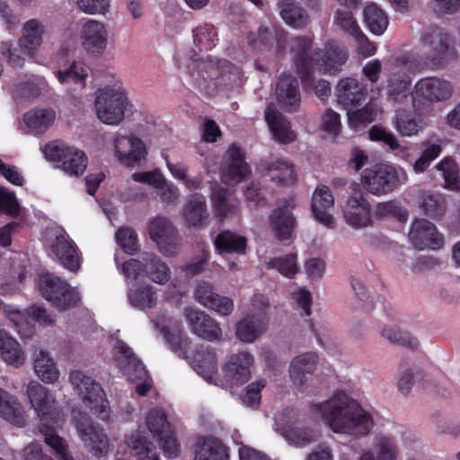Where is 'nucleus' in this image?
<instances>
[{
	"label": "nucleus",
	"instance_id": "1",
	"mask_svg": "<svg viewBox=\"0 0 460 460\" xmlns=\"http://www.w3.org/2000/svg\"><path fill=\"white\" fill-rule=\"evenodd\" d=\"M308 413L323 419L336 434L355 439L368 437L376 427L375 411L365 408L344 390H337L323 402H313Z\"/></svg>",
	"mask_w": 460,
	"mask_h": 460
},
{
	"label": "nucleus",
	"instance_id": "2",
	"mask_svg": "<svg viewBox=\"0 0 460 460\" xmlns=\"http://www.w3.org/2000/svg\"><path fill=\"white\" fill-rule=\"evenodd\" d=\"M248 42L261 52H269L276 57L286 54L289 46L297 69H301L304 63L306 64L307 52L312 47V40L307 36L289 39L288 32L283 28L272 32L266 25H261L256 35L251 34Z\"/></svg>",
	"mask_w": 460,
	"mask_h": 460
},
{
	"label": "nucleus",
	"instance_id": "3",
	"mask_svg": "<svg viewBox=\"0 0 460 460\" xmlns=\"http://www.w3.org/2000/svg\"><path fill=\"white\" fill-rule=\"evenodd\" d=\"M254 356L246 350L232 354L223 367L224 375L217 376V358L214 351L203 355V379L209 384L224 387L239 386L248 382L252 376L251 368Z\"/></svg>",
	"mask_w": 460,
	"mask_h": 460
},
{
	"label": "nucleus",
	"instance_id": "4",
	"mask_svg": "<svg viewBox=\"0 0 460 460\" xmlns=\"http://www.w3.org/2000/svg\"><path fill=\"white\" fill-rule=\"evenodd\" d=\"M94 106L98 119L108 125H118L125 116L128 99L120 81L100 88L95 93Z\"/></svg>",
	"mask_w": 460,
	"mask_h": 460
},
{
	"label": "nucleus",
	"instance_id": "5",
	"mask_svg": "<svg viewBox=\"0 0 460 460\" xmlns=\"http://www.w3.org/2000/svg\"><path fill=\"white\" fill-rule=\"evenodd\" d=\"M38 288L47 301L59 311H66L78 305L81 301L79 291L66 280L53 273L39 275Z\"/></svg>",
	"mask_w": 460,
	"mask_h": 460
},
{
	"label": "nucleus",
	"instance_id": "6",
	"mask_svg": "<svg viewBox=\"0 0 460 460\" xmlns=\"http://www.w3.org/2000/svg\"><path fill=\"white\" fill-rule=\"evenodd\" d=\"M428 62L435 68L443 67L457 58V50L451 35L439 27L427 28L420 38Z\"/></svg>",
	"mask_w": 460,
	"mask_h": 460
},
{
	"label": "nucleus",
	"instance_id": "7",
	"mask_svg": "<svg viewBox=\"0 0 460 460\" xmlns=\"http://www.w3.org/2000/svg\"><path fill=\"white\" fill-rule=\"evenodd\" d=\"M69 380L72 385L83 395V401L91 412L102 420L110 417L111 409L105 393L99 383L82 371L74 370Z\"/></svg>",
	"mask_w": 460,
	"mask_h": 460
},
{
	"label": "nucleus",
	"instance_id": "8",
	"mask_svg": "<svg viewBox=\"0 0 460 460\" xmlns=\"http://www.w3.org/2000/svg\"><path fill=\"white\" fill-rule=\"evenodd\" d=\"M405 180V172L402 170L389 164H376L366 169L361 176V183L365 189L376 196L391 192Z\"/></svg>",
	"mask_w": 460,
	"mask_h": 460
},
{
	"label": "nucleus",
	"instance_id": "9",
	"mask_svg": "<svg viewBox=\"0 0 460 460\" xmlns=\"http://www.w3.org/2000/svg\"><path fill=\"white\" fill-rule=\"evenodd\" d=\"M43 154L46 159L60 163L59 167L69 175H82L88 164V157L84 151L65 144H47Z\"/></svg>",
	"mask_w": 460,
	"mask_h": 460
},
{
	"label": "nucleus",
	"instance_id": "10",
	"mask_svg": "<svg viewBox=\"0 0 460 460\" xmlns=\"http://www.w3.org/2000/svg\"><path fill=\"white\" fill-rule=\"evenodd\" d=\"M27 395L31 406L38 412L42 426L47 429L55 430L60 425L61 418L53 395L38 382L29 384Z\"/></svg>",
	"mask_w": 460,
	"mask_h": 460
},
{
	"label": "nucleus",
	"instance_id": "11",
	"mask_svg": "<svg viewBox=\"0 0 460 460\" xmlns=\"http://www.w3.org/2000/svg\"><path fill=\"white\" fill-rule=\"evenodd\" d=\"M298 415L292 410H286L277 420L281 435L289 443L304 447L318 439V432L309 428L298 426Z\"/></svg>",
	"mask_w": 460,
	"mask_h": 460
},
{
	"label": "nucleus",
	"instance_id": "12",
	"mask_svg": "<svg viewBox=\"0 0 460 460\" xmlns=\"http://www.w3.org/2000/svg\"><path fill=\"white\" fill-rule=\"evenodd\" d=\"M148 233L164 256H175L180 252L181 239L168 219L162 217L154 218L148 226Z\"/></svg>",
	"mask_w": 460,
	"mask_h": 460
},
{
	"label": "nucleus",
	"instance_id": "13",
	"mask_svg": "<svg viewBox=\"0 0 460 460\" xmlns=\"http://www.w3.org/2000/svg\"><path fill=\"white\" fill-rule=\"evenodd\" d=\"M453 94L454 86L450 81L438 76H429L417 81L412 98L414 102L437 103L449 100Z\"/></svg>",
	"mask_w": 460,
	"mask_h": 460
},
{
	"label": "nucleus",
	"instance_id": "14",
	"mask_svg": "<svg viewBox=\"0 0 460 460\" xmlns=\"http://www.w3.org/2000/svg\"><path fill=\"white\" fill-rule=\"evenodd\" d=\"M75 428L85 447L95 456L108 453L109 439L102 428L94 424L88 415H80L75 420Z\"/></svg>",
	"mask_w": 460,
	"mask_h": 460
},
{
	"label": "nucleus",
	"instance_id": "15",
	"mask_svg": "<svg viewBox=\"0 0 460 460\" xmlns=\"http://www.w3.org/2000/svg\"><path fill=\"white\" fill-rule=\"evenodd\" d=\"M350 189L353 193L343 207L344 220L355 229L367 227L372 224L370 205L359 191L358 183L353 182Z\"/></svg>",
	"mask_w": 460,
	"mask_h": 460
},
{
	"label": "nucleus",
	"instance_id": "16",
	"mask_svg": "<svg viewBox=\"0 0 460 460\" xmlns=\"http://www.w3.org/2000/svg\"><path fill=\"white\" fill-rule=\"evenodd\" d=\"M251 174L252 169L245 162L243 151L237 146L231 145L224 156L220 172L222 181L227 186H235Z\"/></svg>",
	"mask_w": 460,
	"mask_h": 460
},
{
	"label": "nucleus",
	"instance_id": "17",
	"mask_svg": "<svg viewBox=\"0 0 460 460\" xmlns=\"http://www.w3.org/2000/svg\"><path fill=\"white\" fill-rule=\"evenodd\" d=\"M199 30L198 27L192 30L193 46L186 48L176 58L178 67L185 71L194 88H199L201 80V40Z\"/></svg>",
	"mask_w": 460,
	"mask_h": 460
},
{
	"label": "nucleus",
	"instance_id": "18",
	"mask_svg": "<svg viewBox=\"0 0 460 460\" xmlns=\"http://www.w3.org/2000/svg\"><path fill=\"white\" fill-rule=\"evenodd\" d=\"M347 55L339 47L329 44L324 50H315L311 54L307 52L306 64L303 67L305 70L315 68L323 73H332L345 63Z\"/></svg>",
	"mask_w": 460,
	"mask_h": 460
},
{
	"label": "nucleus",
	"instance_id": "19",
	"mask_svg": "<svg viewBox=\"0 0 460 460\" xmlns=\"http://www.w3.org/2000/svg\"><path fill=\"white\" fill-rule=\"evenodd\" d=\"M114 151L117 159L127 167H134L147 154L145 143L135 136L118 135L114 138Z\"/></svg>",
	"mask_w": 460,
	"mask_h": 460
},
{
	"label": "nucleus",
	"instance_id": "20",
	"mask_svg": "<svg viewBox=\"0 0 460 460\" xmlns=\"http://www.w3.org/2000/svg\"><path fill=\"white\" fill-rule=\"evenodd\" d=\"M293 201L285 200L276 207L270 215L269 225L274 236L279 241H287L292 237L296 225L293 215Z\"/></svg>",
	"mask_w": 460,
	"mask_h": 460
},
{
	"label": "nucleus",
	"instance_id": "21",
	"mask_svg": "<svg viewBox=\"0 0 460 460\" xmlns=\"http://www.w3.org/2000/svg\"><path fill=\"white\" fill-rule=\"evenodd\" d=\"M162 332L172 351L189 360L193 370L201 376V356L198 349H193L192 342L179 331L172 332L169 329H163Z\"/></svg>",
	"mask_w": 460,
	"mask_h": 460
},
{
	"label": "nucleus",
	"instance_id": "22",
	"mask_svg": "<svg viewBox=\"0 0 460 460\" xmlns=\"http://www.w3.org/2000/svg\"><path fill=\"white\" fill-rule=\"evenodd\" d=\"M412 244L419 250H437L442 247L444 241L437 232L434 224L426 219L415 220L409 232Z\"/></svg>",
	"mask_w": 460,
	"mask_h": 460
},
{
	"label": "nucleus",
	"instance_id": "23",
	"mask_svg": "<svg viewBox=\"0 0 460 460\" xmlns=\"http://www.w3.org/2000/svg\"><path fill=\"white\" fill-rule=\"evenodd\" d=\"M317 355L314 352L300 354L295 357L289 365V377L294 387L300 393L307 389L308 376L316 368Z\"/></svg>",
	"mask_w": 460,
	"mask_h": 460
},
{
	"label": "nucleus",
	"instance_id": "24",
	"mask_svg": "<svg viewBox=\"0 0 460 460\" xmlns=\"http://www.w3.org/2000/svg\"><path fill=\"white\" fill-rule=\"evenodd\" d=\"M51 249L66 269L70 271H76L79 269L77 247L63 228L56 231Z\"/></svg>",
	"mask_w": 460,
	"mask_h": 460
},
{
	"label": "nucleus",
	"instance_id": "25",
	"mask_svg": "<svg viewBox=\"0 0 460 460\" xmlns=\"http://www.w3.org/2000/svg\"><path fill=\"white\" fill-rule=\"evenodd\" d=\"M333 205L334 198L330 189L325 185L317 186L312 195V213L317 222L329 229H333L336 226L332 215L328 212Z\"/></svg>",
	"mask_w": 460,
	"mask_h": 460
},
{
	"label": "nucleus",
	"instance_id": "26",
	"mask_svg": "<svg viewBox=\"0 0 460 460\" xmlns=\"http://www.w3.org/2000/svg\"><path fill=\"white\" fill-rule=\"evenodd\" d=\"M268 323V316L247 314L234 324V335L243 343H253L267 331Z\"/></svg>",
	"mask_w": 460,
	"mask_h": 460
},
{
	"label": "nucleus",
	"instance_id": "27",
	"mask_svg": "<svg viewBox=\"0 0 460 460\" xmlns=\"http://www.w3.org/2000/svg\"><path fill=\"white\" fill-rule=\"evenodd\" d=\"M372 449L364 450L358 460H398L399 447L394 436L379 433L373 439Z\"/></svg>",
	"mask_w": 460,
	"mask_h": 460
},
{
	"label": "nucleus",
	"instance_id": "28",
	"mask_svg": "<svg viewBox=\"0 0 460 460\" xmlns=\"http://www.w3.org/2000/svg\"><path fill=\"white\" fill-rule=\"evenodd\" d=\"M276 96L279 104L286 111H296L301 102L297 80L291 75H281L277 84Z\"/></svg>",
	"mask_w": 460,
	"mask_h": 460
},
{
	"label": "nucleus",
	"instance_id": "29",
	"mask_svg": "<svg viewBox=\"0 0 460 460\" xmlns=\"http://www.w3.org/2000/svg\"><path fill=\"white\" fill-rule=\"evenodd\" d=\"M82 44L87 52L101 54L107 45V31L103 23L88 20L81 31Z\"/></svg>",
	"mask_w": 460,
	"mask_h": 460
},
{
	"label": "nucleus",
	"instance_id": "30",
	"mask_svg": "<svg viewBox=\"0 0 460 460\" xmlns=\"http://www.w3.org/2000/svg\"><path fill=\"white\" fill-rule=\"evenodd\" d=\"M265 119L273 137L282 144L296 140V134L291 129L290 122L279 112L273 104L268 105L265 111Z\"/></svg>",
	"mask_w": 460,
	"mask_h": 460
},
{
	"label": "nucleus",
	"instance_id": "31",
	"mask_svg": "<svg viewBox=\"0 0 460 460\" xmlns=\"http://www.w3.org/2000/svg\"><path fill=\"white\" fill-rule=\"evenodd\" d=\"M277 8L281 20L293 29H303L310 22L307 11L296 0H279Z\"/></svg>",
	"mask_w": 460,
	"mask_h": 460
},
{
	"label": "nucleus",
	"instance_id": "32",
	"mask_svg": "<svg viewBox=\"0 0 460 460\" xmlns=\"http://www.w3.org/2000/svg\"><path fill=\"white\" fill-rule=\"evenodd\" d=\"M339 103L344 107L357 105L366 99V87L354 78L341 79L336 87Z\"/></svg>",
	"mask_w": 460,
	"mask_h": 460
},
{
	"label": "nucleus",
	"instance_id": "33",
	"mask_svg": "<svg viewBox=\"0 0 460 460\" xmlns=\"http://www.w3.org/2000/svg\"><path fill=\"white\" fill-rule=\"evenodd\" d=\"M0 416L17 427H23L26 422L25 412L18 399L2 388H0Z\"/></svg>",
	"mask_w": 460,
	"mask_h": 460
},
{
	"label": "nucleus",
	"instance_id": "34",
	"mask_svg": "<svg viewBox=\"0 0 460 460\" xmlns=\"http://www.w3.org/2000/svg\"><path fill=\"white\" fill-rule=\"evenodd\" d=\"M212 202L217 217L222 220L239 217L241 214L240 202L237 199H230L228 190L223 187L213 190Z\"/></svg>",
	"mask_w": 460,
	"mask_h": 460
},
{
	"label": "nucleus",
	"instance_id": "35",
	"mask_svg": "<svg viewBox=\"0 0 460 460\" xmlns=\"http://www.w3.org/2000/svg\"><path fill=\"white\" fill-rule=\"evenodd\" d=\"M0 355L7 364L15 367L22 366L26 359L20 343L4 331H0Z\"/></svg>",
	"mask_w": 460,
	"mask_h": 460
},
{
	"label": "nucleus",
	"instance_id": "36",
	"mask_svg": "<svg viewBox=\"0 0 460 460\" xmlns=\"http://www.w3.org/2000/svg\"><path fill=\"white\" fill-rule=\"evenodd\" d=\"M43 26L35 20H29L23 26L22 37L19 40V45L25 55H33L42 41Z\"/></svg>",
	"mask_w": 460,
	"mask_h": 460
},
{
	"label": "nucleus",
	"instance_id": "37",
	"mask_svg": "<svg viewBox=\"0 0 460 460\" xmlns=\"http://www.w3.org/2000/svg\"><path fill=\"white\" fill-rule=\"evenodd\" d=\"M203 306L226 316L232 314L234 308L233 299L216 293L208 284H203Z\"/></svg>",
	"mask_w": 460,
	"mask_h": 460
},
{
	"label": "nucleus",
	"instance_id": "38",
	"mask_svg": "<svg viewBox=\"0 0 460 460\" xmlns=\"http://www.w3.org/2000/svg\"><path fill=\"white\" fill-rule=\"evenodd\" d=\"M265 175L279 185H291L296 182V174L291 164L282 160H276L264 165Z\"/></svg>",
	"mask_w": 460,
	"mask_h": 460
},
{
	"label": "nucleus",
	"instance_id": "39",
	"mask_svg": "<svg viewBox=\"0 0 460 460\" xmlns=\"http://www.w3.org/2000/svg\"><path fill=\"white\" fill-rule=\"evenodd\" d=\"M127 444L136 460H160L155 445L139 434L128 437Z\"/></svg>",
	"mask_w": 460,
	"mask_h": 460
},
{
	"label": "nucleus",
	"instance_id": "40",
	"mask_svg": "<svg viewBox=\"0 0 460 460\" xmlns=\"http://www.w3.org/2000/svg\"><path fill=\"white\" fill-rule=\"evenodd\" d=\"M56 112L52 109L31 110L25 113L23 120L36 134L44 133L54 122Z\"/></svg>",
	"mask_w": 460,
	"mask_h": 460
},
{
	"label": "nucleus",
	"instance_id": "41",
	"mask_svg": "<svg viewBox=\"0 0 460 460\" xmlns=\"http://www.w3.org/2000/svg\"><path fill=\"white\" fill-rule=\"evenodd\" d=\"M246 244V238L231 231H223L215 239V245L220 252L244 253Z\"/></svg>",
	"mask_w": 460,
	"mask_h": 460
},
{
	"label": "nucleus",
	"instance_id": "42",
	"mask_svg": "<svg viewBox=\"0 0 460 460\" xmlns=\"http://www.w3.org/2000/svg\"><path fill=\"white\" fill-rule=\"evenodd\" d=\"M363 16L367 26L375 35H382L388 26L386 14L376 4H367L364 9Z\"/></svg>",
	"mask_w": 460,
	"mask_h": 460
},
{
	"label": "nucleus",
	"instance_id": "43",
	"mask_svg": "<svg viewBox=\"0 0 460 460\" xmlns=\"http://www.w3.org/2000/svg\"><path fill=\"white\" fill-rule=\"evenodd\" d=\"M435 169L440 172L444 180V187L450 190H457L460 189V174L456 162L446 157L438 163Z\"/></svg>",
	"mask_w": 460,
	"mask_h": 460
},
{
	"label": "nucleus",
	"instance_id": "44",
	"mask_svg": "<svg viewBox=\"0 0 460 460\" xmlns=\"http://www.w3.org/2000/svg\"><path fill=\"white\" fill-rule=\"evenodd\" d=\"M420 208L425 215L435 218L444 214L446 202L440 193L426 190L420 195Z\"/></svg>",
	"mask_w": 460,
	"mask_h": 460
},
{
	"label": "nucleus",
	"instance_id": "45",
	"mask_svg": "<svg viewBox=\"0 0 460 460\" xmlns=\"http://www.w3.org/2000/svg\"><path fill=\"white\" fill-rule=\"evenodd\" d=\"M381 335L392 343L398 344L411 349H417L420 347L418 339L407 332H403L394 325L385 326Z\"/></svg>",
	"mask_w": 460,
	"mask_h": 460
},
{
	"label": "nucleus",
	"instance_id": "46",
	"mask_svg": "<svg viewBox=\"0 0 460 460\" xmlns=\"http://www.w3.org/2000/svg\"><path fill=\"white\" fill-rule=\"evenodd\" d=\"M34 370L38 376L44 382L52 383L58 378V371L53 359L40 350L34 360Z\"/></svg>",
	"mask_w": 460,
	"mask_h": 460
},
{
	"label": "nucleus",
	"instance_id": "47",
	"mask_svg": "<svg viewBox=\"0 0 460 460\" xmlns=\"http://www.w3.org/2000/svg\"><path fill=\"white\" fill-rule=\"evenodd\" d=\"M57 75L61 84L74 83L83 88L88 76V67L83 62L73 61L67 69L58 70Z\"/></svg>",
	"mask_w": 460,
	"mask_h": 460
},
{
	"label": "nucleus",
	"instance_id": "48",
	"mask_svg": "<svg viewBox=\"0 0 460 460\" xmlns=\"http://www.w3.org/2000/svg\"><path fill=\"white\" fill-rule=\"evenodd\" d=\"M348 124L354 129L358 130L375 120L377 111L374 104L368 103L364 108L348 111Z\"/></svg>",
	"mask_w": 460,
	"mask_h": 460
},
{
	"label": "nucleus",
	"instance_id": "49",
	"mask_svg": "<svg viewBox=\"0 0 460 460\" xmlns=\"http://www.w3.org/2000/svg\"><path fill=\"white\" fill-rule=\"evenodd\" d=\"M146 275L154 282L164 284L170 279V269L158 257L150 255L146 258Z\"/></svg>",
	"mask_w": 460,
	"mask_h": 460
},
{
	"label": "nucleus",
	"instance_id": "50",
	"mask_svg": "<svg viewBox=\"0 0 460 460\" xmlns=\"http://www.w3.org/2000/svg\"><path fill=\"white\" fill-rule=\"evenodd\" d=\"M266 268L275 269L287 278H293L299 270L297 257L294 253L270 260L266 262Z\"/></svg>",
	"mask_w": 460,
	"mask_h": 460
},
{
	"label": "nucleus",
	"instance_id": "51",
	"mask_svg": "<svg viewBox=\"0 0 460 460\" xmlns=\"http://www.w3.org/2000/svg\"><path fill=\"white\" fill-rule=\"evenodd\" d=\"M146 426L154 438L159 435H164V433L172 429L167 420L166 413L159 409H153L148 412L146 416Z\"/></svg>",
	"mask_w": 460,
	"mask_h": 460
},
{
	"label": "nucleus",
	"instance_id": "52",
	"mask_svg": "<svg viewBox=\"0 0 460 460\" xmlns=\"http://www.w3.org/2000/svg\"><path fill=\"white\" fill-rule=\"evenodd\" d=\"M128 299L137 308H152L156 304L155 294L149 286L139 287L128 293Z\"/></svg>",
	"mask_w": 460,
	"mask_h": 460
},
{
	"label": "nucleus",
	"instance_id": "53",
	"mask_svg": "<svg viewBox=\"0 0 460 460\" xmlns=\"http://www.w3.org/2000/svg\"><path fill=\"white\" fill-rule=\"evenodd\" d=\"M203 460H228L226 447L217 438H203Z\"/></svg>",
	"mask_w": 460,
	"mask_h": 460
},
{
	"label": "nucleus",
	"instance_id": "54",
	"mask_svg": "<svg viewBox=\"0 0 460 460\" xmlns=\"http://www.w3.org/2000/svg\"><path fill=\"white\" fill-rule=\"evenodd\" d=\"M116 240L121 249L128 254H134L138 250L137 234L131 227L124 226L118 229Z\"/></svg>",
	"mask_w": 460,
	"mask_h": 460
},
{
	"label": "nucleus",
	"instance_id": "55",
	"mask_svg": "<svg viewBox=\"0 0 460 460\" xmlns=\"http://www.w3.org/2000/svg\"><path fill=\"white\" fill-rule=\"evenodd\" d=\"M183 216L189 226H198L201 224V195L190 196L183 208Z\"/></svg>",
	"mask_w": 460,
	"mask_h": 460
},
{
	"label": "nucleus",
	"instance_id": "56",
	"mask_svg": "<svg viewBox=\"0 0 460 460\" xmlns=\"http://www.w3.org/2000/svg\"><path fill=\"white\" fill-rule=\"evenodd\" d=\"M442 152V147L438 144H429L422 151L420 156L413 164V171L416 173L424 172L430 164L437 159Z\"/></svg>",
	"mask_w": 460,
	"mask_h": 460
},
{
	"label": "nucleus",
	"instance_id": "57",
	"mask_svg": "<svg viewBox=\"0 0 460 460\" xmlns=\"http://www.w3.org/2000/svg\"><path fill=\"white\" fill-rule=\"evenodd\" d=\"M334 24L351 37L361 31L356 19L349 11L338 10L334 16Z\"/></svg>",
	"mask_w": 460,
	"mask_h": 460
},
{
	"label": "nucleus",
	"instance_id": "58",
	"mask_svg": "<svg viewBox=\"0 0 460 460\" xmlns=\"http://www.w3.org/2000/svg\"><path fill=\"white\" fill-rule=\"evenodd\" d=\"M395 127L397 131L405 137L414 136L420 130V126L405 111L396 112Z\"/></svg>",
	"mask_w": 460,
	"mask_h": 460
},
{
	"label": "nucleus",
	"instance_id": "59",
	"mask_svg": "<svg viewBox=\"0 0 460 460\" xmlns=\"http://www.w3.org/2000/svg\"><path fill=\"white\" fill-rule=\"evenodd\" d=\"M368 135L370 140L383 142L386 144L391 150H398L401 147L394 134L382 127L373 126L369 129Z\"/></svg>",
	"mask_w": 460,
	"mask_h": 460
},
{
	"label": "nucleus",
	"instance_id": "60",
	"mask_svg": "<svg viewBox=\"0 0 460 460\" xmlns=\"http://www.w3.org/2000/svg\"><path fill=\"white\" fill-rule=\"evenodd\" d=\"M321 128L332 136H338L341 129L340 115L336 111L327 109L322 116Z\"/></svg>",
	"mask_w": 460,
	"mask_h": 460
},
{
	"label": "nucleus",
	"instance_id": "61",
	"mask_svg": "<svg viewBox=\"0 0 460 460\" xmlns=\"http://www.w3.org/2000/svg\"><path fill=\"white\" fill-rule=\"evenodd\" d=\"M161 444L164 454L169 458L177 457L180 454V445L172 429L155 438Z\"/></svg>",
	"mask_w": 460,
	"mask_h": 460
},
{
	"label": "nucleus",
	"instance_id": "62",
	"mask_svg": "<svg viewBox=\"0 0 460 460\" xmlns=\"http://www.w3.org/2000/svg\"><path fill=\"white\" fill-rule=\"evenodd\" d=\"M133 181L146 183L155 189L162 188L165 183V178L158 169L150 172H139L132 174Z\"/></svg>",
	"mask_w": 460,
	"mask_h": 460
},
{
	"label": "nucleus",
	"instance_id": "63",
	"mask_svg": "<svg viewBox=\"0 0 460 460\" xmlns=\"http://www.w3.org/2000/svg\"><path fill=\"white\" fill-rule=\"evenodd\" d=\"M45 442L53 448L60 460H74V457L68 452L67 443L63 438L56 434H47Z\"/></svg>",
	"mask_w": 460,
	"mask_h": 460
},
{
	"label": "nucleus",
	"instance_id": "64",
	"mask_svg": "<svg viewBox=\"0 0 460 460\" xmlns=\"http://www.w3.org/2000/svg\"><path fill=\"white\" fill-rule=\"evenodd\" d=\"M411 79L404 76L402 79H392L390 82L389 96L396 102L406 98L410 92Z\"/></svg>",
	"mask_w": 460,
	"mask_h": 460
}]
</instances>
